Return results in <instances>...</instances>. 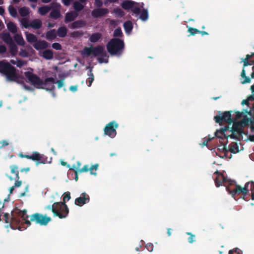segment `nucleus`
Returning a JSON list of instances; mask_svg holds the SVG:
<instances>
[{
	"mask_svg": "<svg viewBox=\"0 0 254 254\" xmlns=\"http://www.w3.org/2000/svg\"><path fill=\"white\" fill-rule=\"evenodd\" d=\"M42 57L46 60H50L53 58V52L51 50H46L43 52Z\"/></svg>",
	"mask_w": 254,
	"mask_h": 254,
	"instance_id": "29",
	"label": "nucleus"
},
{
	"mask_svg": "<svg viewBox=\"0 0 254 254\" xmlns=\"http://www.w3.org/2000/svg\"><path fill=\"white\" fill-rule=\"evenodd\" d=\"M81 163L79 161L76 162V163L72 165V167H70L69 165H67V167L69 168V170H78L79 169H81L80 168L81 166Z\"/></svg>",
	"mask_w": 254,
	"mask_h": 254,
	"instance_id": "39",
	"label": "nucleus"
},
{
	"mask_svg": "<svg viewBox=\"0 0 254 254\" xmlns=\"http://www.w3.org/2000/svg\"><path fill=\"white\" fill-rule=\"evenodd\" d=\"M217 176L215 179V184L216 187L224 185L226 187L227 190L229 193L234 196L235 194L246 195L249 190L252 192V198L254 199V183H247L244 188H241L240 186L235 184V182L230 180H228L224 174L215 172Z\"/></svg>",
	"mask_w": 254,
	"mask_h": 254,
	"instance_id": "2",
	"label": "nucleus"
},
{
	"mask_svg": "<svg viewBox=\"0 0 254 254\" xmlns=\"http://www.w3.org/2000/svg\"><path fill=\"white\" fill-rule=\"evenodd\" d=\"M248 123L249 119L244 118L241 124L236 123L233 125V130L225 127L215 132V135L218 138L227 139L226 143H221L218 147L217 154L220 158L230 159L232 153H237L243 150L244 148L238 139L243 133V127Z\"/></svg>",
	"mask_w": 254,
	"mask_h": 254,
	"instance_id": "1",
	"label": "nucleus"
},
{
	"mask_svg": "<svg viewBox=\"0 0 254 254\" xmlns=\"http://www.w3.org/2000/svg\"><path fill=\"white\" fill-rule=\"evenodd\" d=\"M51 11L49 15V17L53 19H58L61 17V13L60 11L61 5L58 3H52Z\"/></svg>",
	"mask_w": 254,
	"mask_h": 254,
	"instance_id": "15",
	"label": "nucleus"
},
{
	"mask_svg": "<svg viewBox=\"0 0 254 254\" xmlns=\"http://www.w3.org/2000/svg\"><path fill=\"white\" fill-rule=\"evenodd\" d=\"M145 247L147 249V250L149 252H152L153 250V245L151 243L147 244L146 245Z\"/></svg>",
	"mask_w": 254,
	"mask_h": 254,
	"instance_id": "51",
	"label": "nucleus"
},
{
	"mask_svg": "<svg viewBox=\"0 0 254 254\" xmlns=\"http://www.w3.org/2000/svg\"><path fill=\"white\" fill-rule=\"evenodd\" d=\"M139 18L141 20L145 21L148 18V13L146 9H143L140 13Z\"/></svg>",
	"mask_w": 254,
	"mask_h": 254,
	"instance_id": "36",
	"label": "nucleus"
},
{
	"mask_svg": "<svg viewBox=\"0 0 254 254\" xmlns=\"http://www.w3.org/2000/svg\"><path fill=\"white\" fill-rule=\"evenodd\" d=\"M254 55V54L252 55H247L246 58L245 59H242V61H241V62L244 63V67L241 73V76L242 77L245 78L244 80L241 81V83L242 84L250 83L251 82V79L249 77L246 76V71L247 70V66L248 65L254 64V61L251 60V57ZM252 69L253 70V72L251 75L252 78H254V66L252 67Z\"/></svg>",
	"mask_w": 254,
	"mask_h": 254,
	"instance_id": "11",
	"label": "nucleus"
},
{
	"mask_svg": "<svg viewBox=\"0 0 254 254\" xmlns=\"http://www.w3.org/2000/svg\"><path fill=\"white\" fill-rule=\"evenodd\" d=\"M67 32V28L65 26H61L58 29L57 35L61 38H64L66 36Z\"/></svg>",
	"mask_w": 254,
	"mask_h": 254,
	"instance_id": "26",
	"label": "nucleus"
},
{
	"mask_svg": "<svg viewBox=\"0 0 254 254\" xmlns=\"http://www.w3.org/2000/svg\"><path fill=\"white\" fill-rule=\"evenodd\" d=\"M0 37L5 43L8 45L10 54L12 56H15L17 53V47L9 33L3 32L0 34Z\"/></svg>",
	"mask_w": 254,
	"mask_h": 254,
	"instance_id": "12",
	"label": "nucleus"
},
{
	"mask_svg": "<svg viewBox=\"0 0 254 254\" xmlns=\"http://www.w3.org/2000/svg\"><path fill=\"white\" fill-rule=\"evenodd\" d=\"M101 36L102 35L100 33H93L89 37V40L92 43H95L99 41Z\"/></svg>",
	"mask_w": 254,
	"mask_h": 254,
	"instance_id": "30",
	"label": "nucleus"
},
{
	"mask_svg": "<svg viewBox=\"0 0 254 254\" xmlns=\"http://www.w3.org/2000/svg\"><path fill=\"white\" fill-rule=\"evenodd\" d=\"M98 164H96L94 165L89 167L88 165H84L82 168H81L79 171L80 172H87L88 171H90V174L92 175H96V173H94L93 172V170H96L98 169Z\"/></svg>",
	"mask_w": 254,
	"mask_h": 254,
	"instance_id": "20",
	"label": "nucleus"
},
{
	"mask_svg": "<svg viewBox=\"0 0 254 254\" xmlns=\"http://www.w3.org/2000/svg\"><path fill=\"white\" fill-rule=\"evenodd\" d=\"M86 24L85 21L82 20H78L73 21L70 25L71 29H76L84 27Z\"/></svg>",
	"mask_w": 254,
	"mask_h": 254,
	"instance_id": "21",
	"label": "nucleus"
},
{
	"mask_svg": "<svg viewBox=\"0 0 254 254\" xmlns=\"http://www.w3.org/2000/svg\"><path fill=\"white\" fill-rule=\"evenodd\" d=\"M135 2L130 0H124L121 6L123 8L126 10L131 9L134 5Z\"/></svg>",
	"mask_w": 254,
	"mask_h": 254,
	"instance_id": "23",
	"label": "nucleus"
},
{
	"mask_svg": "<svg viewBox=\"0 0 254 254\" xmlns=\"http://www.w3.org/2000/svg\"><path fill=\"white\" fill-rule=\"evenodd\" d=\"M4 220L6 223L7 224V226H6L7 228L8 227V226H10L12 228L13 227L11 226L12 223H14L15 224L18 225L20 223V220L19 218H17L14 213L13 211H11V217H9V215L8 213H6L4 214Z\"/></svg>",
	"mask_w": 254,
	"mask_h": 254,
	"instance_id": "14",
	"label": "nucleus"
},
{
	"mask_svg": "<svg viewBox=\"0 0 254 254\" xmlns=\"http://www.w3.org/2000/svg\"><path fill=\"white\" fill-rule=\"evenodd\" d=\"M19 55L22 57L26 58L28 57L29 54L25 50L21 49L19 52Z\"/></svg>",
	"mask_w": 254,
	"mask_h": 254,
	"instance_id": "48",
	"label": "nucleus"
},
{
	"mask_svg": "<svg viewBox=\"0 0 254 254\" xmlns=\"http://www.w3.org/2000/svg\"><path fill=\"white\" fill-rule=\"evenodd\" d=\"M53 7L52 6L45 5L40 7L38 9V12L41 15H46Z\"/></svg>",
	"mask_w": 254,
	"mask_h": 254,
	"instance_id": "27",
	"label": "nucleus"
},
{
	"mask_svg": "<svg viewBox=\"0 0 254 254\" xmlns=\"http://www.w3.org/2000/svg\"><path fill=\"white\" fill-rule=\"evenodd\" d=\"M251 89L253 93H254V84L253 85H252ZM254 100V94H253L252 95H251V96L248 97L247 100H243L242 102V104L243 105H249V102L251 101H253Z\"/></svg>",
	"mask_w": 254,
	"mask_h": 254,
	"instance_id": "35",
	"label": "nucleus"
},
{
	"mask_svg": "<svg viewBox=\"0 0 254 254\" xmlns=\"http://www.w3.org/2000/svg\"><path fill=\"white\" fill-rule=\"evenodd\" d=\"M52 212L54 216H57L60 219H64L67 216L69 209L67 205H64L61 202H57L53 203Z\"/></svg>",
	"mask_w": 254,
	"mask_h": 254,
	"instance_id": "9",
	"label": "nucleus"
},
{
	"mask_svg": "<svg viewBox=\"0 0 254 254\" xmlns=\"http://www.w3.org/2000/svg\"><path fill=\"white\" fill-rule=\"evenodd\" d=\"M10 168L11 169V173L12 174H15V176H16L15 179H16L17 180H19V172H18V171L17 170L18 167L16 165H11L10 166Z\"/></svg>",
	"mask_w": 254,
	"mask_h": 254,
	"instance_id": "37",
	"label": "nucleus"
},
{
	"mask_svg": "<svg viewBox=\"0 0 254 254\" xmlns=\"http://www.w3.org/2000/svg\"><path fill=\"white\" fill-rule=\"evenodd\" d=\"M95 5L98 8H101L103 5V2L101 0H95Z\"/></svg>",
	"mask_w": 254,
	"mask_h": 254,
	"instance_id": "50",
	"label": "nucleus"
},
{
	"mask_svg": "<svg viewBox=\"0 0 254 254\" xmlns=\"http://www.w3.org/2000/svg\"><path fill=\"white\" fill-rule=\"evenodd\" d=\"M21 23L22 26L25 28H28L30 26L29 25V21L26 18H23L21 20Z\"/></svg>",
	"mask_w": 254,
	"mask_h": 254,
	"instance_id": "45",
	"label": "nucleus"
},
{
	"mask_svg": "<svg viewBox=\"0 0 254 254\" xmlns=\"http://www.w3.org/2000/svg\"><path fill=\"white\" fill-rule=\"evenodd\" d=\"M234 253H235L236 254H242V253L240 250L239 249H236L235 250H234Z\"/></svg>",
	"mask_w": 254,
	"mask_h": 254,
	"instance_id": "63",
	"label": "nucleus"
},
{
	"mask_svg": "<svg viewBox=\"0 0 254 254\" xmlns=\"http://www.w3.org/2000/svg\"><path fill=\"white\" fill-rule=\"evenodd\" d=\"M25 36L27 41L30 43H36L37 41V37L33 34L28 33V32H25Z\"/></svg>",
	"mask_w": 254,
	"mask_h": 254,
	"instance_id": "28",
	"label": "nucleus"
},
{
	"mask_svg": "<svg viewBox=\"0 0 254 254\" xmlns=\"http://www.w3.org/2000/svg\"><path fill=\"white\" fill-rule=\"evenodd\" d=\"M8 10L9 14L13 17H16L17 15V12L16 9L11 5H10L8 7Z\"/></svg>",
	"mask_w": 254,
	"mask_h": 254,
	"instance_id": "38",
	"label": "nucleus"
},
{
	"mask_svg": "<svg viewBox=\"0 0 254 254\" xmlns=\"http://www.w3.org/2000/svg\"><path fill=\"white\" fill-rule=\"evenodd\" d=\"M22 184L21 181H19V180H17L14 183V186H13L15 188V187H19L21 186Z\"/></svg>",
	"mask_w": 254,
	"mask_h": 254,
	"instance_id": "58",
	"label": "nucleus"
},
{
	"mask_svg": "<svg viewBox=\"0 0 254 254\" xmlns=\"http://www.w3.org/2000/svg\"><path fill=\"white\" fill-rule=\"evenodd\" d=\"M7 27L9 31L13 34L17 32V28L15 24L12 22H9L7 23Z\"/></svg>",
	"mask_w": 254,
	"mask_h": 254,
	"instance_id": "31",
	"label": "nucleus"
},
{
	"mask_svg": "<svg viewBox=\"0 0 254 254\" xmlns=\"http://www.w3.org/2000/svg\"><path fill=\"white\" fill-rule=\"evenodd\" d=\"M80 169H79L78 170H74V174H75V177L74 180L75 181H77L78 179V173H81L82 172H80L79 171Z\"/></svg>",
	"mask_w": 254,
	"mask_h": 254,
	"instance_id": "56",
	"label": "nucleus"
},
{
	"mask_svg": "<svg viewBox=\"0 0 254 254\" xmlns=\"http://www.w3.org/2000/svg\"><path fill=\"white\" fill-rule=\"evenodd\" d=\"M57 33L55 29H52L47 32L46 38L48 40H52L57 37Z\"/></svg>",
	"mask_w": 254,
	"mask_h": 254,
	"instance_id": "24",
	"label": "nucleus"
},
{
	"mask_svg": "<svg viewBox=\"0 0 254 254\" xmlns=\"http://www.w3.org/2000/svg\"><path fill=\"white\" fill-rule=\"evenodd\" d=\"M26 64H27L26 61H23V60H22L20 59L17 60L16 61V66L20 68V67H22L23 66L25 65Z\"/></svg>",
	"mask_w": 254,
	"mask_h": 254,
	"instance_id": "47",
	"label": "nucleus"
},
{
	"mask_svg": "<svg viewBox=\"0 0 254 254\" xmlns=\"http://www.w3.org/2000/svg\"><path fill=\"white\" fill-rule=\"evenodd\" d=\"M194 236L191 235L190 237L188 239L189 243H192L194 241Z\"/></svg>",
	"mask_w": 254,
	"mask_h": 254,
	"instance_id": "60",
	"label": "nucleus"
},
{
	"mask_svg": "<svg viewBox=\"0 0 254 254\" xmlns=\"http://www.w3.org/2000/svg\"><path fill=\"white\" fill-rule=\"evenodd\" d=\"M13 38L14 41L18 45L20 46H24L25 45V42L21 34L15 33Z\"/></svg>",
	"mask_w": 254,
	"mask_h": 254,
	"instance_id": "25",
	"label": "nucleus"
},
{
	"mask_svg": "<svg viewBox=\"0 0 254 254\" xmlns=\"http://www.w3.org/2000/svg\"><path fill=\"white\" fill-rule=\"evenodd\" d=\"M78 12L75 11H70L67 12L65 15L64 22L67 23L73 21L78 16Z\"/></svg>",
	"mask_w": 254,
	"mask_h": 254,
	"instance_id": "19",
	"label": "nucleus"
},
{
	"mask_svg": "<svg viewBox=\"0 0 254 254\" xmlns=\"http://www.w3.org/2000/svg\"><path fill=\"white\" fill-rule=\"evenodd\" d=\"M81 54L83 57H88L91 55H93L94 57L99 56L106 57L107 55L103 46L101 45H98L96 47H85L81 52Z\"/></svg>",
	"mask_w": 254,
	"mask_h": 254,
	"instance_id": "8",
	"label": "nucleus"
},
{
	"mask_svg": "<svg viewBox=\"0 0 254 254\" xmlns=\"http://www.w3.org/2000/svg\"><path fill=\"white\" fill-rule=\"evenodd\" d=\"M109 13L107 8H97L93 9L91 12V15L94 18H99L105 16Z\"/></svg>",
	"mask_w": 254,
	"mask_h": 254,
	"instance_id": "16",
	"label": "nucleus"
},
{
	"mask_svg": "<svg viewBox=\"0 0 254 254\" xmlns=\"http://www.w3.org/2000/svg\"><path fill=\"white\" fill-rule=\"evenodd\" d=\"M131 11L135 14H138L140 12V8L138 7H132Z\"/></svg>",
	"mask_w": 254,
	"mask_h": 254,
	"instance_id": "52",
	"label": "nucleus"
},
{
	"mask_svg": "<svg viewBox=\"0 0 254 254\" xmlns=\"http://www.w3.org/2000/svg\"><path fill=\"white\" fill-rule=\"evenodd\" d=\"M244 118H248L245 114L239 112H234L232 114L229 112H225L221 116L214 117L216 122L220 123L221 122H226L231 125L232 124V127H227L229 130H233V125L236 123L241 124ZM225 127H224L225 128Z\"/></svg>",
	"mask_w": 254,
	"mask_h": 254,
	"instance_id": "5",
	"label": "nucleus"
},
{
	"mask_svg": "<svg viewBox=\"0 0 254 254\" xmlns=\"http://www.w3.org/2000/svg\"><path fill=\"white\" fill-rule=\"evenodd\" d=\"M210 140V138H209L208 139H205L203 142V145H206L207 144V143L208 142V141Z\"/></svg>",
	"mask_w": 254,
	"mask_h": 254,
	"instance_id": "64",
	"label": "nucleus"
},
{
	"mask_svg": "<svg viewBox=\"0 0 254 254\" xmlns=\"http://www.w3.org/2000/svg\"><path fill=\"white\" fill-rule=\"evenodd\" d=\"M114 11V13L116 14V15L120 17H123L125 14L124 11L122 10L120 8H115Z\"/></svg>",
	"mask_w": 254,
	"mask_h": 254,
	"instance_id": "41",
	"label": "nucleus"
},
{
	"mask_svg": "<svg viewBox=\"0 0 254 254\" xmlns=\"http://www.w3.org/2000/svg\"><path fill=\"white\" fill-rule=\"evenodd\" d=\"M113 36L115 37H122L123 36V33L121 28H118L116 29L114 32Z\"/></svg>",
	"mask_w": 254,
	"mask_h": 254,
	"instance_id": "46",
	"label": "nucleus"
},
{
	"mask_svg": "<svg viewBox=\"0 0 254 254\" xmlns=\"http://www.w3.org/2000/svg\"><path fill=\"white\" fill-rule=\"evenodd\" d=\"M5 10L2 6H0V15H3L4 13Z\"/></svg>",
	"mask_w": 254,
	"mask_h": 254,
	"instance_id": "61",
	"label": "nucleus"
},
{
	"mask_svg": "<svg viewBox=\"0 0 254 254\" xmlns=\"http://www.w3.org/2000/svg\"><path fill=\"white\" fill-rule=\"evenodd\" d=\"M56 83L58 84V88H61L64 85L63 79L58 80Z\"/></svg>",
	"mask_w": 254,
	"mask_h": 254,
	"instance_id": "55",
	"label": "nucleus"
},
{
	"mask_svg": "<svg viewBox=\"0 0 254 254\" xmlns=\"http://www.w3.org/2000/svg\"><path fill=\"white\" fill-rule=\"evenodd\" d=\"M18 156L21 158H25L36 161V165H38L39 164L50 163L52 160L51 157L49 159V160H48V157L46 156L44 154H40L37 151L33 152V153L30 155H24L22 153H20Z\"/></svg>",
	"mask_w": 254,
	"mask_h": 254,
	"instance_id": "10",
	"label": "nucleus"
},
{
	"mask_svg": "<svg viewBox=\"0 0 254 254\" xmlns=\"http://www.w3.org/2000/svg\"><path fill=\"white\" fill-rule=\"evenodd\" d=\"M33 46L36 50H40L47 48L49 47V44L46 41L37 40L36 43L33 44Z\"/></svg>",
	"mask_w": 254,
	"mask_h": 254,
	"instance_id": "18",
	"label": "nucleus"
},
{
	"mask_svg": "<svg viewBox=\"0 0 254 254\" xmlns=\"http://www.w3.org/2000/svg\"><path fill=\"white\" fill-rule=\"evenodd\" d=\"M124 46L123 40L119 38H113L107 44V49L111 55H120L123 52Z\"/></svg>",
	"mask_w": 254,
	"mask_h": 254,
	"instance_id": "7",
	"label": "nucleus"
},
{
	"mask_svg": "<svg viewBox=\"0 0 254 254\" xmlns=\"http://www.w3.org/2000/svg\"><path fill=\"white\" fill-rule=\"evenodd\" d=\"M89 200V196L86 192H83L80 197L75 199L74 203L76 205L82 206L88 202Z\"/></svg>",
	"mask_w": 254,
	"mask_h": 254,
	"instance_id": "17",
	"label": "nucleus"
},
{
	"mask_svg": "<svg viewBox=\"0 0 254 254\" xmlns=\"http://www.w3.org/2000/svg\"><path fill=\"white\" fill-rule=\"evenodd\" d=\"M13 212L15 216L18 218L20 217L27 226H30L31 222H35L36 224H39L41 226H45L51 221L50 217L43 215L39 213H34L29 216L26 214L27 210L26 209L20 210L17 208H15Z\"/></svg>",
	"mask_w": 254,
	"mask_h": 254,
	"instance_id": "3",
	"label": "nucleus"
},
{
	"mask_svg": "<svg viewBox=\"0 0 254 254\" xmlns=\"http://www.w3.org/2000/svg\"><path fill=\"white\" fill-rule=\"evenodd\" d=\"M73 6L75 11L77 12L81 11L84 8V5L77 1H75L73 2Z\"/></svg>",
	"mask_w": 254,
	"mask_h": 254,
	"instance_id": "33",
	"label": "nucleus"
},
{
	"mask_svg": "<svg viewBox=\"0 0 254 254\" xmlns=\"http://www.w3.org/2000/svg\"><path fill=\"white\" fill-rule=\"evenodd\" d=\"M63 3L65 6H69L73 0H62Z\"/></svg>",
	"mask_w": 254,
	"mask_h": 254,
	"instance_id": "53",
	"label": "nucleus"
},
{
	"mask_svg": "<svg viewBox=\"0 0 254 254\" xmlns=\"http://www.w3.org/2000/svg\"><path fill=\"white\" fill-rule=\"evenodd\" d=\"M89 77L87 79V82L89 83V85H88L89 87L91 86L92 83L94 80V75L92 72V69H91L89 71V73L88 74Z\"/></svg>",
	"mask_w": 254,
	"mask_h": 254,
	"instance_id": "40",
	"label": "nucleus"
},
{
	"mask_svg": "<svg viewBox=\"0 0 254 254\" xmlns=\"http://www.w3.org/2000/svg\"><path fill=\"white\" fill-rule=\"evenodd\" d=\"M24 75L31 84L37 88L43 89L47 91L55 90L54 84L56 83V82L55 79L52 77H48L43 80L36 74L29 71L25 72Z\"/></svg>",
	"mask_w": 254,
	"mask_h": 254,
	"instance_id": "4",
	"label": "nucleus"
},
{
	"mask_svg": "<svg viewBox=\"0 0 254 254\" xmlns=\"http://www.w3.org/2000/svg\"><path fill=\"white\" fill-rule=\"evenodd\" d=\"M0 73L5 76L7 80L18 82L16 68L5 60L0 61Z\"/></svg>",
	"mask_w": 254,
	"mask_h": 254,
	"instance_id": "6",
	"label": "nucleus"
},
{
	"mask_svg": "<svg viewBox=\"0 0 254 254\" xmlns=\"http://www.w3.org/2000/svg\"><path fill=\"white\" fill-rule=\"evenodd\" d=\"M189 31L190 33L191 34L193 35L196 33L199 32L202 35L207 34V33L205 31H199L197 29L194 28H190L189 29Z\"/></svg>",
	"mask_w": 254,
	"mask_h": 254,
	"instance_id": "43",
	"label": "nucleus"
},
{
	"mask_svg": "<svg viewBox=\"0 0 254 254\" xmlns=\"http://www.w3.org/2000/svg\"><path fill=\"white\" fill-rule=\"evenodd\" d=\"M84 34L83 32L82 31H74L72 32L70 34L71 37L73 38H77L81 36H82Z\"/></svg>",
	"mask_w": 254,
	"mask_h": 254,
	"instance_id": "42",
	"label": "nucleus"
},
{
	"mask_svg": "<svg viewBox=\"0 0 254 254\" xmlns=\"http://www.w3.org/2000/svg\"><path fill=\"white\" fill-rule=\"evenodd\" d=\"M52 47L56 50H60L62 48L61 45L59 43H54L52 44Z\"/></svg>",
	"mask_w": 254,
	"mask_h": 254,
	"instance_id": "49",
	"label": "nucleus"
},
{
	"mask_svg": "<svg viewBox=\"0 0 254 254\" xmlns=\"http://www.w3.org/2000/svg\"><path fill=\"white\" fill-rule=\"evenodd\" d=\"M19 13L22 17L26 16L29 14V8L25 6L22 7L19 9Z\"/></svg>",
	"mask_w": 254,
	"mask_h": 254,
	"instance_id": "34",
	"label": "nucleus"
},
{
	"mask_svg": "<svg viewBox=\"0 0 254 254\" xmlns=\"http://www.w3.org/2000/svg\"><path fill=\"white\" fill-rule=\"evenodd\" d=\"M6 51V48L4 45H0V54H4Z\"/></svg>",
	"mask_w": 254,
	"mask_h": 254,
	"instance_id": "54",
	"label": "nucleus"
},
{
	"mask_svg": "<svg viewBox=\"0 0 254 254\" xmlns=\"http://www.w3.org/2000/svg\"><path fill=\"white\" fill-rule=\"evenodd\" d=\"M124 28L127 33H130L132 28V23L130 21H127L124 23Z\"/></svg>",
	"mask_w": 254,
	"mask_h": 254,
	"instance_id": "32",
	"label": "nucleus"
},
{
	"mask_svg": "<svg viewBox=\"0 0 254 254\" xmlns=\"http://www.w3.org/2000/svg\"><path fill=\"white\" fill-rule=\"evenodd\" d=\"M29 25L34 29H38L42 27V22L39 19H35L30 23Z\"/></svg>",
	"mask_w": 254,
	"mask_h": 254,
	"instance_id": "22",
	"label": "nucleus"
},
{
	"mask_svg": "<svg viewBox=\"0 0 254 254\" xmlns=\"http://www.w3.org/2000/svg\"><path fill=\"white\" fill-rule=\"evenodd\" d=\"M0 143L1 144V147H3L8 145V143L4 140L0 141Z\"/></svg>",
	"mask_w": 254,
	"mask_h": 254,
	"instance_id": "59",
	"label": "nucleus"
},
{
	"mask_svg": "<svg viewBox=\"0 0 254 254\" xmlns=\"http://www.w3.org/2000/svg\"><path fill=\"white\" fill-rule=\"evenodd\" d=\"M69 90L73 92H74L75 91H76L77 90V85H73V86H71L70 87H69Z\"/></svg>",
	"mask_w": 254,
	"mask_h": 254,
	"instance_id": "57",
	"label": "nucleus"
},
{
	"mask_svg": "<svg viewBox=\"0 0 254 254\" xmlns=\"http://www.w3.org/2000/svg\"><path fill=\"white\" fill-rule=\"evenodd\" d=\"M119 127L115 121L110 122L107 124L104 129V134L108 135L111 138H114L117 134L116 128Z\"/></svg>",
	"mask_w": 254,
	"mask_h": 254,
	"instance_id": "13",
	"label": "nucleus"
},
{
	"mask_svg": "<svg viewBox=\"0 0 254 254\" xmlns=\"http://www.w3.org/2000/svg\"><path fill=\"white\" fill-rule=\"evenodd\" d=\"M29 170H30V168L27 167V168H24L21 169L20 170V171L21 172H27L29 171Z\"/></svg>",
	"mask_w": 254,
	"mask_h": 254,
	"instance_id": "62",
	"label": "nucleus"
},
{
	"mask_svg": "<svg viewBox=\"0 0 254 254\" xmlns=\"http://www.w3.org/2000/svg\"><path fill=\"white\" fill-rule=\"evenodd\" d=\"M70 199V192L67 191L65 193V194L63 197V201H61L64 205L66 204V201H68Z\"/></svg>",
	"mask_w": 254,
	"mask_h": 254,
	"instance_id": "44",
	"label": "nucleus"
}]
</instances>
